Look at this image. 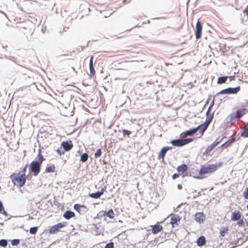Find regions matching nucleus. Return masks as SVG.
Listing matches in <instances>:
<instances>
[{"instance_id": "nucleus-1", "label": "nucleus", "mask_w": 248, "mask_h": 248, "mask_svg": "<svg viewBox=\"0 0 248 248\" xmlns=\"http://www.w3.org/2000/svg\"><path fill=\"white\" fill-rule=\"evenodd\" d=\"M222 165L221 162L216 164H211L207 167L202 166L199 171V175H192L194 178L197 179H202L204 175L206 173H211L215 172L219 167Z\"/></svg>"}, {"instance_id": "nucleus-2", "label": "nucleus", "mask_w": 248, "mask_h": 248, "mask_svg": "<svg viewBox=\"0 0 248 248\" xmlns=\"http://www.w3.org/2000/svg\"><path fill=\"white\" fill-rule=\"evenodd\" d=\"M27 177L26 174H22L21 172L14 173L10 176L13 184L17 187L23 186L26 182Z\"/></svg>"}, {"instance_id": "nucleus-3", "label": "nucleus", "mask_w": 248, "mask_h": 248, "mask_svg": "<svg viewBox=\"0 0 248 248\" xmlns=\"http://www.w3.org/2000/svg\"><path fill=\"white\" fill-rule=\"evenodd\" d=\"M210 110H211V108H209V109H208V110L206 112V115H207V117L206 120L205 122H204V123H203L202 124H201L200 125H199V126H198L197 127L195 128V129L197 130V132L198 131V130H200V133L202 134V136L203 135L204 132L207 129L208 125L210 124V123L213 119V116L212 115H209V113L210 111Z\"/></svg>"}, {"instance_id": "nucleus-4", "label": "nucleus", "mask_w": 248, "mask_h": 248, "mask_svg": "<svg viewBox=\"0 0 248 248\" xmlns=\"http://www.w3.org/2000/svg\"><path fill=\"white\" fill-rule=\"evenodd\" d=\"M231 219L233 221H238L236 224L239 227H242L244 224V221L242 218V214L239 211H235L232 212L231 217Z\"/></svg>"}, {"instance_id": "nucleus-5", "label": "nucleus", "mask_w": 248, "mask_h": 248, "mask_svg": "<svg viewBox=\"0 0 248 248\" xmlns=\"http://www.w3.org/2000/svg\"><path fill=\"white\" fill-rule=\"evenodd\" d=\"M66 226L65 222H60L49 227L48 232L49 234H54L61 231L62 228Z\"/></svg>"}, {"instance_id": "nucleus-6", "label": "nucleus", "mask_w": 248, "mask_h": 248, "mask_svg": "<svg viewBox=\"0 0 248 248\" xmlns=\"http://www.w3.org/2000/svg\"><path fill=\"white\" fill-rule=\"evenodd\" d=\"M193 140V139L192 138H187L172 140L170 142L174 146L181 147L192 142Z\"/></svg>"}, {"instance_id": "nucleus-7", "label": "nucleus", "mask_w": 248, "mask_h": 248, "mask_svg": "<svg viewBox=\"0 0 248 248\" xmlns=\"http://www.w3.org/2000/svg\"><path fill=\"white\" fill-rule=\"evenodd\" d=\"M41 164L38 161H32L30 166L31 171L33 173L34 175H37L40 171Z\"/></svg>"}, {"instance_id": "nucleus-8", "label": "nucleus", "mask_w": 248, "mask_h": 248, "mask_svg": "<svg viewBox=\"0 0 248 248\" xmlns=\"http://www.w3.org/2000/svg\"><path fill=\"white\" fill-rule=\"evenodd\" d=\"M240 90V87H237L236 88H229L226 89H224L220 92H219L218 94H234L238 92H239Z\"/></svg>"}, {"instance_id": "nucleus-9", "label": "nucleus", "mask_w": 248, "mask_h": 248, "mask_svg": "<svg viewBox=\"0 0 248 248\" xmlns=\"http://www.w3.org/2000/svg\"><path fill=\"white\" fill-rule=\"evenodd\" d=\"M202 26L201 23L198 20L196 25L195 35L197 39L201 37Z\"/></svg>"}, {"instance_id": "nucleus-10", "label": "nucleus", "mask_w": 248, "mask_h": 248, "mask_svg": "<svg viewBox=\"0 0 248 248\" xmlns=\"http://www.w3.org/2000/svg\"><path fill=\"white\" fill-rule=\"evenodd\" d=\"M61 145L65 152L69 151L73 147L71 140L62 141Z\"/></svg>"}, {"instance_id": "nucleus-11", "label": "nucleus", "mask_w": 248, "mask_h": 248, "mask_svg": "<svg viewBox=\"0 0 248 248\" xmlns=\"http://www.w3.org/2000/svg\"><path fill=\"white\" fill-rule=\"evenodd\" d=\"M195 219L197 222L202 223L205 219V216L202 212H198L195 215Z\"/></svg>"}, {"instance_id": "nucleus-12", "label": "nucleus", "mask_w": 248, "mask_h": 248, "mask_svg": "<svg viewBox=\"0 0 248 248\" xmlns=\"http://www.w3.org/2000/svg\"><path fill=\"white\" fill-rule=\"evenodd\" d=\"M181 218L178 215H173L171 217L170 223L172 227H175L178 225V222H180Z\"/></svg>"}, {"instance_id": "nucleus-13", "label": "nucleus", "mask_w": 248, "mask_h": 248, "mask_svg": "<svg viewBox=\"0 0 248 248\" xmlns=\"http://www.w3.org/2000/svg\"><path fill=\"white\" fill-rule=\"evenodd\" d=\"M171 149V147H163L158 154V158L159 159H162L163 161L164 160L165 156L166 155V154L167 152L170 149Z\"/></svg>"}, {"instance_id": "nucleus-14", "label": "nucleus", "mask_w": 248, "mask_h": 248, "mask_svg": "<svg viewBox=\"0 0 248 248\" xmlns=\"http://www.w3.org/2000/svg\"><path fill=\"white\" fill-rule=\"evenodd\" d=\"M247 112L248 109L247 108H242L237 110L233 114L235 115V117L239 119L245 115Z\"/></svg>"}, {"instance_id": "nucleus-15", "label": "nucleus", "mask_w": 248, "mask_h": 248, "mask_svg": "<svg viewBox=\"0 0 248 248\" xmlns=\"http://www.w3.org/2000/svg\"><path fill=\"white\" fill-rule=\"evenodd\" d=\"M151 227H152V232L153 234H156L161 232L163 229L162 226L160 225L158 223L155 225L151 226Z\"/></svg>"}, {"instance_id": "nucleus-16", "label": "nucleus", "mask_w": 248, "mask_h": 248, "mask_svg": "<svg viewBox=\"0 0 248 248\" xmlns=\"http://www.w3.org/2000/svg\"><path fill=\"white\" fill-rule=\"evenodd\" d=\"M236 141V139L234 137H232L231 139L227 140L220 146V148H227L230 146L233 142Z\"/></svg>"}, {"instance_id": "nucleus-17", "label": "nucleus", "mask_w": 248, "mask_h": 248, "mask_svg": "<svg viewBox=\"0 0 248 248\" xmlns=\"http://www.w3.org/2000/svg\"><path fill=\"white\" fill-rule=\"evenodd\" d=\"M104 192V189L103 188H102L100 191H99L96 193H93L89 194V196L92 198L94 199H98L100 197V196L103 194Z\"/></svg>"}, {"instance_id": "nucleus-18", "label": "nucleus", "mask_w": 248, "mask_h": 248, "mask_svg": "<svg viewBox=\"0 0 248 248\" xmlns=\"http://www.w3.org/2000/svg\"><path fill=\"white\" fill-rule=\"evenodd\" d=\"M74 208L75 210H76L78 212L80 213L81 211H83V210L87 209V207L84 205H80L79 204H75L74 206Z\"/></svg>"}, {"instance_id": "nucleus-19", "label": "nucleus", "mask_w": 248, "mask_h": 248, "mask_svg": "<svg viewBox=\"0 0 248 248\" xmlns=\"http://www.w3.org/2000/svg\"><path fill=\"white\" fill-rule=\"evenodd\" d=\"M229 233V227L228 226L222 227L219 231V233L221 237H224Z\"/></svg>"}, {"instance_id": "nucleus-20", "label": "nucleus", "mask_w": 248, "mask_h": 248, "mask_svg": "<svg viewBox=\"0 0 248 248\" xmlns=\"http://www.w3.org/2000/svg\"><path fill=\"white\" fill-rule=\"evenodd\" d=\"M75 216V213L71 211H67L63 214V217L67 219H69Z\"/></svg>"}, {"instance_id": "nucleus-21", "label": "nucleus", "mask_w": 248, "mask_h": 248, "mask_svg": "<svg viewBox=\"0 0 248 248\" xmlns=\"http://www.w3.org/2000/svg\"><path fill=\"white\" fill-rule=\"evenodd\" d=\"M206 240L203 236H202L198 238L197 244L198 246H202L205 244Z\"/></svg>"}, {"instance_id": "nucleus-22", "label": "nucleus", "mask_w": 248, "mask_h": 248, "mask_svg": "<svg viewBox=\"0 0 248 248\" xmlns=\"http://www.w3.org/2000/svg\"><path fill=\"white\" fill-rule=\"evenodd\" d=\"M187 170V166L186 164H183L179 166L177 168V170L180 174L184 173Z\"/></svg>"}, {"instance_id": "nucleus-23", "label": "nucleus", "mask_w": 248, "mask_h": 248, "mask_svg": "<svg viewBox=\"0 0 248 248\" xmlns=\"http://www.w3.org/2000/svg\"><path fill=\"white\" fill-rule=\"evenodd\" d=\"M104 216H106L109 217L110 218H113L115 217L114 213L112 209L109 210L108 212H105Z\"/></svg>"}, {"instance_id": "nucleus-24", "label": "nucleus", "mask_w": 248, "mask_h": 248, "mask_svg": "<svg viewBox=\"0 0 248 248\" xmlns=\"http://www.w3.org/2000/svg\"><path fill=\"white\" fill-rule=\"evenodd\" d=\"M197 132V130L195 129V128H193L191 130H189L188 131H186L184 133H183L181 135H184V136H191L193 135V134Z\"/></svg>"}, {"instance_id": "nucleus-25", "label": "nucleus", "mask_w": 248, "mask_h": 248, "mask_svg": "<svg viewBox=\"0 0 248 248\" xmlns=\"http://www.w3.org/2000/svg\"><path fill=\"white\" fill-rule=\"evenodd\" d=\"M55 171V166L54 165L47 166L45 169V171L46 172H54Z\"/></svg>"}, {"instance_id": "nucleus-26", "label": "nucleus", "mask_w": 248, "mask_h": 248, "mask_svg": "<svg viewBox=\"0 0 248 248\" xmlns=\"http://www.w3.org/2000/svg\"><path fill=\"white\" fill-rule=\"evenodd\" d=\"M241 136L244 138H248V127L244 126V130L241 133Z\"/></svg>"}, {"instance_id": "nucleus-27", "label": "nucleus", "mask_w": 248, "mask_h": 248, "mask_svg": "<svg viewBox=\"0 0 248 248\" xmlns=\"http://www.w3.org/2000/svg\"><path fill=\"white\" fill-rule=\"evenodd\" d=\"M89 69H90V76L92 78L94 76L95 74V71L93 68V64L89 65Z\"/></svg>"}, {"instance_id": "nucleus-28", "label": "nucleus", "mask_w": 248, "mask_h": 248, "mask_svg": "<svg viewBox=\"0 0 248 248\" xmlns=\"http://www.w3.org/2000/svg\"><path fill=\"white\" fill-rule=\"evenodd\" d=\"M227 78H228L227 76L219 77L217 79V83L218 84H222V83H225L227 79Z\"/></svg>"}, {"instance_id": "nucleus-29", "label": "nucleus", "mask_w": 248, "mask_h": 248, "mask_svg": "<svg viewBox=\"0 0 248 248\" xmlns=\"http://www.w3.org/2000/svg\"><path fill=\"white\" fill-rule=\"evenodd\" d=\"M88 155L87 153H84L81 155L80 160L82 162H85L88 160Z\"/></svg>"}, {"instance_id": "nucleus-30", "label": "nucleus", "mask_w": 248, "mask_h": 248, "mask_svg": "<svg viewBox=\"0 0 248 248\" xmlns=\"http://www.w3.org/2000/svg\"><path fill=\"white\" fill-rule=\"evenodd\" d=\"M214 148V147L212 144L210 145L209 146H207V147L206 148V149L205 151L204 154H207L209 153L213 150V149Z\"/></svg>"}, {"instance_id": "nucleus-31", "label": "nucleus", "mask_w": 248, "mask_h": 248, "mask_svg": "<svg viewBox=\"0 0 248 248\" xmlns=\"http://www.w3.org/2000/svg\"><path fill=\"white\" fill-rule=\"evenodd\" d=\"M25 70H26V68L20 66L19 68L17 70V71L18 72L20 73L22 75H26V73L25 72Z\"/></svg>"}, {"instance_id": "nucleus-32", "label": "nucleus", "mask_w": 248, "mask_h": 248, "mask_svg": "<svg viewBox=\"0 0 248 248\" xmlns=\"http://www.w3.org/2000/svg\"><path fill=\"white\" fill-rule=\"evenodd\" d=\"M38 161L39 163L41 164L45 160V158H44L43 155L41 154L40 151L39 152L38 154Z\"/></svg>"}, {"instance_id": "nucleus-33", "label": "nucleus", "mask_w": 248, "mask_h": 248, "mask_svg": "<svg viewBox=\"0 0 248 248\" xmlns=\"http://www.w3.org/2000/svg\"><path fill=\"white\" fill-rule=\"evenodd\" d=\"M37 230V227H31L30 229V232L32 234H35L36 233Z\"/></svg>"}, {"instance_id": "nucleus-34", "label": "nucleus", "mask_w": 248, "mask_h": 248, "mask_svg": "<svg viewBox=\"0 0 248 248\" xmlns=\"http://www.w3.org/2000/svg\"><path fill=\"white\" fill-rule=\"evenodd\" d=\"M0 214H6V212L4 210V207L2 203V202L0 201Z\"/></svg>"}, {"instance_id": "nucleus-35", "label": "nucleus", "mask_w": 248, "mask_h": 248, "mask_svg": "<svg viewBox=\"0 0 248 248\" xmlns=\"http://www.w3.org/2000/svg\"><path fill=\"white\" fill-rule=\"evenodd\" d=\"M7 245V241L5 239L0 240V246L1 247H6Z\"/></svg>"}, {"instance_id": "nucleus-36", "label": "nucleus", "mask_w": 248, "mask_h": 248, "mask_svg": "<svg viewBox=\"0 0 248 248\" xmlns=\"http://www.w3.org/2000/svg\"><path fill=\"white\" fill-rule=\"evenodd\" d=\"M238 119L237 117H235V115L233 114L231 115V119H230V123L232 124H233L235 121L236 119Z\"/></svg>"}, {"instance_id": "nucleus-37", "label": "nucleus", "mask_w": 248, "mask_h": 248, "mask_svg": "<svg viewBox=\"0 0 248 248\" xmlns=\"http://www.w3.org/2000/svg\"><path fill=\"white\" fill-rule=\"evenodd\" d=\"M101 154H102L101 150L100 149H98L96 151V153H95L94 156L96 158L99 157L101 155Z\"/></svg>"}, {"instance_id": "nucleus-38", "label": "nucleus", "mask_w": 248, "mask_h": 248, "mask_svg": "<svg viewBox=\"0 0 248 248\" xmlns=\"http://www.w3.org/2000/svg\"><path fill=\"white\" fill-rule=\"evenodd\" d=\"M243 196L246 199H248V187L246 188L243 192Z\"/></svg>"}, {"instance_id": "nucleus-39", "label": "nucleus", "mask_w": 248, "mask_h": 248, "mask_svg": "<svg viewBox=\"0 0 248 248\" xmlns=\"http://www.w3.org/2000/svg\"><path fill=\"white\" fill-rule=\"evenodd\" d=\"M122 132L124 135H126L127 136H129L131 134V131H129L128 130L123 129Z\"/></svg>"}, {"instance_id": "nucleus-40", "label": "nucleus", "mask_w": 248, "mask_h": 248, "mask_svg": "<svg viewBox=\"0 0 248 248\" xmlns=\"http://www.w3.org/2000/svg\"><path fill=\"white\" fill-rule=\"evenodd\" d=\"M104 248H114V243L110 242L107 244Z\"/></svg>"}, {"instance_id": "nucleus-41", "label": "nucleus", "mask_w": 248, "mask_h": 248, "mask_svg": "<svg viewBox=\"0 0 248 248\" xmlns=\"http://www.w3.org/2000/svg\"><path fill=\"white\" fill-rule=\"evenodd\" d=\"M27 168H28V165L26 164L24 167L22 169V170L20 171L21 172V173L22 174H25L26 173V172L27 171Z\"/></svg>"}, {"instance_id": "nucleus-42", "label": "nucleus", "mask_w": 248, "mask_h": 248, "mask_svg": "<svg viewBox=\"0 0 248 248\" xmlns=\"http://www.w3.org/2000/svg\"><path fill=\"white\" fill-rule=\"evenodd\" d=\"M56 152L60 155H63L64 154V152L62 151L61 147H60V148H58L57 150H56Z\"/></svg>"}, {"instance_id": "nucleus-43", "label": "nucleus", "mask_w": 248, "mask_h": 248, "mask_svg": "<svg viewBox=\"0 0 248 248\" xmlns=\"http://www.w3.org/2000/svg\"><path fill=\"white\" fill-rule=\"evenodd\" d=\"M19 240L18 239H15L13 240L12 242V244L13 245H17L19 244Z\"/></svg>"}, {"instance_id": "nucleus-44", "label": "nucleus", "mask_w": 248, "mask_h": 248, "mask_svg": "<svg viewBox=\"0 0 248 248\" xmlns=\"http://www.w3.org/2000/svg\"><path fill=\"white\" fill-rule=\"evenodd\" d=\"M220 141H221V140L217 141V140H216L211 144L215 147V146L217 145L220 143Z\"/></svg>"}, {"instance_id": "nucleus-45", "label": "nucleus", "mask_w": 248, "mask_h": 248, "mask_svg": "<svg viewBox=\"0 0 248 248\" xmlns=\"http://www.w3.org/2000/svg\"><path fill=\"white\" fill-rule=\"evenodd\" d=\"M220 141H221V140L217 141V140H216L211 144L215 147V146L217 145L220 143Z\"/></svg>"}, {"instance_id": "nucleus-46", "label": "nucleus", "mask_w": 248, "mask_h": 248, "mask_svg": "<svg viewBox=\"0 0 248 248\" xmlns=\"http://www.w3.org/2000/svg\"><path fill=\"white\" fill-rule=\"evenodd\" d=\"M180 174H178V173H174V174H173V175H172V178L173 179H175L178 178Z\"/></svg>"}, {"instance_id": "nucleus-47", "label": "nucleus", "mask_w": 248, "mask_h": 248, "mask_svg": "<svg viewBox=\"0 0 248 248\" xmlns=\"http://www.w3.org/2000/svg\"><path fill=\"white\" fill-rule=\"evenodd\" d=\"M93 56H92L90 58V62H89V65L93 64Z\"/></svg>"}, {"instance_id": "nucleus-48", "label": "nucleus", "mask_w": 248, "mask_h": 248, "mask_svg": "<svg viewBox=\"0 0 248 248\" xmlns=\"http://www.w3.org/2000/svg\"><path fill=\"white\" fill-rule=\"evenodd\" d=\"M244 13L248 15V7H247L246 9L244 11Z\"/></svg>"}, {"instance_id": "nucleus-49", "label": "nucleus", "mask_w": 248, "mask_h": 248, "mask_svg": "<svg viewBox=\"0 0 248 248\" xmlns=\"http://www.w3.org/2000/svg\"><path fill=\"white\" fill-rule=\"evenodd\" d=\"M199 170H196V171H198V172H199ZM192 175H199V174H196V173H194V172H191V174H190V176H192V177H193V176H192Z\"/></svg>"}, {"instance_id": "nucleus-50", "label": "nucleus", "mask_w": 248, "mask_h": 248, "mask_svg": "<svg viewBox=\"0 0 248 248\" xmlns=\"http://www.w3.org/2000/svg\"><path fill=\"white\" fill-rule=\"evenodd\" d=\"M182 186H180V185H178V187L179 189H180L181 188Z\"/></svg>"}, {"instance_id": "nucleus-51", "label": "nucleus", "mask_w": 248, "mask_h": 248, "mask_svg": "<svg viewBox=\"0 0 248 248\" xmlns=\"http://www.w3.org/2000/svg\"><path fill=\"white\" fill-rule=\"evenodd\" d=\"M247 209L248 210V204L247 205Z\"/></svg>"}]
</instances>
